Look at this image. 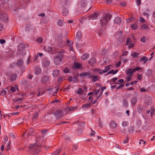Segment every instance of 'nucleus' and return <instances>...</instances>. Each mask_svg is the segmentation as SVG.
<instances>
[{"label":"nucleus","instance_id":"0eeeda50","mask_svg":"<svg viewBox=\"0 0 155 155\" xmlns=\"http://www.w3.org/2000/svg\"><path fill=\"white\" fill-rule=\"evenodd\" d=\"M23 64V62L22 60L20 59L18 60L17 63L13 62L11 64V65L12 67H14L18 65L20 67H21Z\"/></svg>","mask_w":155,"mask_h":155},{"label":"nucleus","instance_id":"aec40b11","mask_svg":"<svg viewBox=\"0 0 155 155\" xmlns=\"http://www.w3.org/2000/svg\"><path fill=\"white\" fill-rule=\"evenodd\" d=\"M89 55L87 53H85L83 54L81 56V59L83 60H85L87 59Z\"/></svg>","mask_w":155,"mask_h":155},{"label":"nucleus","instance_id":"f8f14e48","mask_svg":"<svg viewBox=\"0 0 155 155\" xmlns=\"http://www.w3.org/2000/svg\"><path fill=\"white\" fill-rule=\"evenodd\" d=\"M145 103L147 104L150 105L152 103L151 98L149 97H146Z\"/></svg>","mask_w":155,"mask_h":155},{"label":"nucleus","instance_id":"37998d69","mask_svg":"<svg viewBox=\"0 0 155 155\" xmlns=\"http://www.w3.org/2000/svg\"><path fill=\"white\" fill-rule=\"evenodd\" d=\"M131 41V40L130 38H127L126 42V45H128L130 43V42Z\"/></svg>","mask_w":155,"mask_h":155},{"label":"nucleus","instance_id":"2eb2a0df","mask_svg":"<svg viewBox=\"0 0 155 155\" xmlns=\"http://www.w3.org/2000/svg\"><path fill=\"white\" fill-rule=\"evenodd\" d=\"M137 111L138 113L140 114L143 109V106L141 105H139L137 106Z\"/></svg>","mask_w":155,"mask_h":155},{"label":"nucleus","instance_id":"4be33fe9","mask_svg":"<svg viewBox=\"0 0 155 155\" xmlns=\"http://www.w3.org/2000/svg\"><path fill=\"white\" fill-rule=\"evenodd\" d=\"M24 45L23 44L21 43L19 45L18 47V49L19 51H21L24 48Z\"/></svg>","mask_w":155,"mask_h":155},{"label":"nucleus","instance_id":"13d9d810","mask_svg":"<svg viewBox=\"0 0 155 155\" xmlns=\"http://www.w3.org/2000/svg\"><path fill=\"white\" fill-rule=\"evenodd\" d=\"M145 143H146V142L145 141H144L143 140L141 139L140 140V141L139 142V143L140 144H144Z\"/></svg>","mask_w":155,"mask_h":155},{"label":"nucleus","instance_id":"a18cd8bd","mask_svg":"<svg viewBox=\"0 0 155 155\" xmlns=\"http://www.w3.org/2000/svg\"><path fill=\"white\" fill-rule=\"evenodd\" d=\"M140 40L141 41H142L143 42H146V38L145 36H143L140 39Z\"/></svg>","mask_w":155,"mask_h":155},{"label":"nucleus","instance_id":"a878e982","mask_svg":"<svg viewBox=\"0 0 155 155\" xmlns=\"http://www.w3.org/2000/svg\"><path fill=\"white\" fill-rule=\"evenodd\" d=\"M126 74H128L129 75H132L133 76V74L132 72V69L129 68L126 71Z\"/></svg>","mask_w":155,"mask_h":155},{"label":"nucleus","instance_id":"a211bd4d","mask_svg":"<svg viewBox=\"0 0 155 155\" xmlns=\"http://www.w3.org/2000/svg\"><path fill=\"white\" fill-rule=\"evenodd\" d=\"M137 98L135 97H134L132 98L131 100V104L133 105H135L137 102Z\"/></svg>","mask_w":155,"mask_h":155},{"label":"nucleus","instance_id":"7c9ffc66","mask_svg":"<svg viewBox=\"0 0 155 155\" xmlns=\"http://www.w3.org/2000/svg\"><path fill=\"white\" fill-rule=\"evenodd\" d=\"M123 104L124 106L126 107H127L128 106V102L127 100L123 99Z\"/></svg>","mask_w":155,"mask_h":155},{"label":"nucleus","instance_id":"7ed1b4c3","mask_svg":"<svg viewBox=\"0 0 155 155\" xmlns=\"http://www.w3.org/2000/svg\"><path fill=\"white\" fill-rule=\"evenodd\" d=\"M56 39L59 44L58 45L61 48H63L65 45L66 42L63 40V39L62 35L60 34H58Z\"/></svg>","mask_w":155,"mask_h":155},{"label":"nucleus","instance_id":"f257e3e1","mask_svg":"<svg viewBox=\"0 0 155 155\" xmlns=\"http://www.w3.org/2000/svg\"><path fill=\"white\" fill-rule=\"evenodd\" d=\"M111 18V15L109 14H107L105 15H104L103 18L100 20L101 27H103L107 25Z\"/></svg>","mask_w":155,"mask_h":155},{"label":"nucleus","instance_id":"bb28decb","mask_svg":"<svg viewBox=\"0 0 155 155\" xmlns=\"http://www.w3.org/2000/svg\"><path fill=\"white\" fill-rule=\"evenodd\" d=\"M50 62L49 61H45L43 63V65L44 67H48L50 64Z\"/></svg>","mask_w":155,"mask_h":155},{"label":"nucleus","instance_id":"c756f323","mask_svg":"<svg viewBox=\"0 0 155 155\" xmlns=\"http://www.w3.org/2000/svg\"><path fill=\"white\" fill-rule=\"evenodd\" d=\"M102 94V92H101L100 94H99V95L97 97H96V100H94L92 102L93 104H95L97 101V99H98L101 96V95Z\"/></svg>","mask_w":155,"mask_h":155},{"label":"nucleus","instance_id":"3c124183","mask_svg":"<svg viewBox=\"0 0 155 155\" xmlns=\"http://www.w3.org/2000/svg\"><path fill=\"white\" fill-rule=\"evenodd\" d=\"M140 22L144 23L145 22V20L142 17H140Z\"/></svg>","mask_w":155,"mask_h":155},{"label":"nucleus","instance_id":"58836bf2","mask_svg":"<svg viewBox=\"0 0 155 155\" xmlns=\"http://www.w3.org/2000/svg\"><path fill=\"white\" fill-rule=\"evenodd\" d=\"M141 28L142 29H146L148 28V27L145 24H143L141 26Z\"/></svg>","mask_w":155,"mask_h":155},{"label":"nucleus","instance_id":"5fc2aeb1","mask_svg":"<svg viewBox=\"0 0 155 155\" xmlns=\"http://www.w3.org/2000/svg\"><path fill=\"white\" fill-rule=\"evenodd\" d=\"M135 18L133 17H131L128 20V22H130L131 21H133L135 20Z\"/></svg>","mask_w":155,"mask_h":155},{"label":"nucleus","instance_id":"c85d7f7f","mask_svg":"<svg viewBox=\"0 0 155 155\" xmlns=\"http://www.w3.org/2000/svg\"><path fill=\"white\" fill-rule=\"evenodd\" d=\"M130 27L132 29L135 30L137 28L138 26L136 24H134L131 25Z\"/></svg>","mask_w":155,"mask_h":155},{"label":"nucleus","instance_id":"6e6552de","mask_svg":"<svg viewBox=\"0 0 155 155\" xmlns=\"http://www.w3.org/2000/svg\"><path fill=\"white\" fill-rule=\"evenodd\" d=\"M49 80V77L48 76L45 75L42 77L41 81L42 84H44L48 83Z\"/></svg>","mask_w":155,"mask_h":155},{"label":"nucleus","instance_id":"69168bd1","mask_svg":"<svg viewBox=\"0 0 155 155\" xmlns=\"http://www.w3.org/2000/svg\"><path fill=\"white\" fill-rule=\"evenodd\" d=\"M10 90L12 92H13L15 91V89L14 87H11Z\"/></svg>","mask_w":155,"mask_h":155},{"label":"nucleus","instance_id":"cd10ccee","mask_svg":"<svg viewBox=\"0 0 155 155\" xmlns=\"http://www.w3.org/2000/svg\"><path fill=\"white\" fill-rule=\"evenodd\" d=\"M91 78H92V80L94 82H95L97 81L98 78V76L94 75H92Z\"/></svg>","mask_w":155,"mask_h":155},{"label":"nucleus","instance_id":"338daca9","mask_svg":"<svg viewBox=\"0 0 155 155\" xmlns=\"http://www.w3.org/2000/svg\"><path fill=\"white\" fill-rule=\"evenodd\" d=\"M129 139L128 137H127L126 139H125V140H124V141H123V143H127L128 142Z\"/></svg>","mask_w":155,"mask_h":155},{"label":"nucleus","instance_id":"f704fd0d","mask_svg":"<svg viewBox=\"0 0 155 155\" xmlns=\"http://www.w3.org/2000/svg\"><path fill=\"white\" fill-rule=\"evenodd\" d=\"M122 126L123 127H125L127 126L128 124L129 123L127 121H124L122 123Z\"/></svg>","mask_w":155,"mask_h":155},{"label":"nucleus","instance_id":"9d476101","mask_svg":"<svg viewBox=\"0 0 155 155\" xmlns=\"http://www.w3.org/2000/svg\"><path fill=\"white\" fill-rule=\"evenodd\" d=\"M121 18L119 17H116L114 20V22L115 24H119L121 22Z\"/></svg>","mask_w":155,"mask_h":155},{"label":"nucleus","instance_id":"a19ab883","mask_svg":"<svg viewBox=\"0 0 155 155\" xmlns=\"http://www.w3.org/2000/svg\"><path fill=\"white\" fill-rule=\"evenodd\" d=\"M100 91V89H99L96 91H94L95 92V95L96 96V97H97L99 95H98L99 91Z\"/></svg>","mask_w":155,"mask_h":155},{"label":"nucleus","instance_id":"5701e85b","mask_svg":"<svg viewBox=\"0 0 155 155\" xmlns=\"http://www.w3.org/2000/svg\"><path fill=\"white\" fill-rule=\"evenodd\" d=\"M68 13V10L67 8H64L62 10V14L63 16H66Z\"/></svg>","mask_w":155,"mask_h":155},{"label":"nucleus","instance_id":"dca6fc26","mask_svg":"<svg viewBox=\"0 0 155 155\" xmlns=\"http://www.w3.org/2000/svg\"><path fill=\"white\" fill-rule=\"evenodd\" d=\"M96 61V59L95 58L93 57L90 59L88 62L89 64L91 65H93L94 64Z\"/></svg>","mask_w":155,"mask_h":155},{"label":"nucleus","instance_id":"393cba45","mask_svg":"<svg viewBox=\"0 0 155 155\" xmlns=\"http://www.w3.org/2000/svg\"><path fill=\"white\" fill-rule=\"evenodd\" d=\"M86 3V1L85 0H82L81 1L79 4L81 7H84L85 6Z\"/></svg>","mask_w":155,"mask_h":155},{"label":"nucleus","instance_id":"6e6d98bb","mask_svg":"<svg viewBox=\"0 0 155 155\" xmlns=\"http://www.w3.org/2000/svg\"><path fill=\"white\" fill-rule=\"evenodd\" d=\"M23 100V98H19V97H17L16 98V100H15V102H17L18 101H21Z\"/></svg>","mask_w":155,"mask_h":155},{"label":"nucleus","instance_id":"680f3d73","mask_svg":"<svg viewBox=\"0 0 155 155\" xmlns=\"http://www.w3.org/2000/svg\"><path fill=\"white\" fill-rule=\"evenodd\" d=\"M6 42L5 41V40L1 39H0V43L1 44H5Z\"/></svg>","mask_w":155,"mask_h":155},{"label":"nucleus","instance_id":"2f4dec72","mask_svg":"<svg viewBox=\"0 0 155 155\" xmlns=\"http://www.w3.org/2000/svg\"><path fill=\"white\" fill-rule=\"evenodd\" d=\"M147 58V57H146V56H143L140 58V61H144V63H146V62H147V61L148 60V59L146 60Z\"/></svg>","mask_w":155,"mask_h":155},{"label":"nucleus","instance_id":"ddd939ff","mask_svg":"<svg viewBox=\"0 0 155 155\" xmlns=\"http://www.w3.org/2000/svg\"><path fill=\"white\" fill-rule=\"evenodd\" d=\"M82 67V65L77 62H75L74 63V68L76 69H79Z\"/></svg>","mask_w":155,"mask_h":155},{"label":"nucleus","instance_id":"49530a36","mask_svg":"<svg viewBox=\"0 0 155 155\" xmlns=\"http://www.w3.org/2000/svg\"><path fill=\"white\" fill-rule=\"evenodd\" d=\"M132 76V75H128L127 78V81H130L131 79V77Z\"/></svg>","mask_w":155,"mask_h":155},{"label":"nucleus","instance_id":"603ef678","mask_svg":"<svg viewBox=\"0 0 155 155\" xmlns=\"http://www.w3.org/2000/svg\"><path fill=\"white\" fill-rule=\"evenodd\" d=\"M138 75L137 77V79L139 80H141L142 78V75L141 74H138Z\"/></svg>","mask_w":155,"mask_h":155},{"label":"nucleus","instance_id":"e433bc0d","mask_svg":"<svg viewBox=\"0 0 155 155\" xmlns=\"http://www.w3.org/2000/svg\"><path fill=\"white\" fill-rule=\"evenodd\" d=\"M139 55V54L135 52H133L132 54L131 55L133 58H135L137 57Z\"/></svg>","mask_w":155,"mask_h":155},{"label":"nucleus","instance_id":"4d7b16f0","mask_svg":"<svg viewBox=\"0 0 155 155\" xmlns=\"http://www.w3.org/2000/svg\"><path fill=\"white\" fill-rule=\"evenodd\" d=\"M67 43L69 46H71L73 44V43L70 42L69 40H68L67 41Z\"/></svg>","mask_w":155,"mask_h":155},{"label":"nucleus","instance_id":"4468645a","mask_svg":"<svg viewBox=\"0 0 155 155\" xmlns=\"http://www.w3.org/2000/svg\"><path fill=\"white\" fill-rule=\"evenodd\" d=\"M110 127L114 129L115 128L117 127V124L114 120H112L110 122Z\"/></svg>","mask_w":155,"mask_h":155},{"label":"nucleus","instance_id":"c03bdc74","mask_svg":"<svg viewBox=\"0 0 155 155\" xmlns=\"http://www.w3.org/2000/svg\"><path fill=\"white\" fill-rule=\"evenodd\" d=\"M37 41L38 43H41L42 41V39L41 38H39L37 40Z\"/></svg>","mask_w":155,"mask_h":155},{"label":"nucleus","instance_id":"39448f33","mask_svg":"<svg viewBox=\"0 0 155 155\" xmlns=\"http://www.w3.org/2000/svg\"><path fill=\"white\" fill-rule=\"evenodd\" d=\"M80 76L84 78H91L92 77L91 73L90 72L87 71H85L81 73L80 74Z\"/></svg>","mask_w":155,"mask_h":155},{"label":"nucleus","instance_id":"f03ea898","mask_svg":"<svg viewBox=\"0 0 155 155\" xmlns=\"http://www.w3.org/2000/svg\"><path fill=\"white\" fill-rule=\"evenodd\" d=\"M42 148L41 146H37V143L31 144L29 146V148L30 150H33L37 155L39 151H40Z\"/></svg>","mask_w":155,"mask_h":155},{"label":"nucleus","instance_id":"473e14b6","mask_svg":"<svg viewBox=\"0 0 155 155\" xmlns=\"http://www.w3.org/2000/svg\"><path fill=\"white\" fill-rule=\"evenodd\" d=\"M1 18H2L3 20H7V15L5 14H2L1 16Z\"/></svg>","mask_w":155,"mask_h":155},{"label":"nucleus","instance_id":"1a4fd4ad","mask_svg":"<svg viewBox=\"0 0 155 155\" xmlns=\"http://www.w3.org/2000/svg\"><path fill=\"white\" fill-rule=\"evenodd\" d=\"M98 17V14L97 13H95L91 14L88 17V19H91L92 20H95L97 19Z\"/></svg>","mask_w":155,"mask_h":155},{"label":"nucleus","instance_id":"c9c22d12","mask_svg":"<svg viewBox=\"0 0 155 155\" xmlns=\"http://www.w3.org/2000/svg\"><path fill=\"white\" fill-rule=\"evenodd\" d=\"M7 91L5 90H2L0 92V95L4 96L6 94Z\"/></svg>","mask_w":155,"mask_h":155},{"label":"nucleus","instance_id":"79ce46f5","mask_svg":"<svg viewBox=\"0 0 155 155\" xmlns=\"http://www.w3.org/2000/svg\"><path fill=\"white\" fill-rule=\"evenodd\" d=\"M38 114L37 113H35L33 116V120H35L38 117Z\"/></svg>","mask_w":155,"mask_h":155},{"label":"nucleus","instance_id":"412c9836","mask_svg":"<svg viewBox=\"0 0 155 155\" xmlns=\"http://www.w3.org/2000/svg\"><path fill=\"white\" fill-rule=\"evenodd\" d=\"M41 68L40 67H37L35 69V72L36 74H39L41 73Z\"/></svg>","mask_w":155,"mask_h":155},{"label":"nucleus","instance_id":"9b49d317","mask_svg":"<svg viewBox=\"0 0 155 155\" xmlns=\"http://www.w3.org/2000/svg\"><path fill=\"white\" fill-rule=\"evenodd\" d=\"M60 73V71L58 69L54 70L52 73V75L54 77H57Z\"/></svg>","mask_w":155,"mask_h":155},{"label":"nucleus","instance_id":"bf43d9fd","mask_svg":"<svg viewBox=\"0 0 155 155\" xmlns=\"http://www.w3.org/2000/svg\"><path fill=\"white\" fill-rule=\"evenodd\" d=\"M138 82V81H133V82H132L131 83H130V85L135 84H136Z\"/></svg>","mask_w":155,"mask_h":155},{"label":"nucleus","instance_id":"b1692460","mask_svg":"<svg viewBox=\"0 0 155 155\" xmlns=\"http://www.w3.org/2000/svg\"><path fill=\"white\" fill-rule=\"evenodd\" d=\"M61 151V149L60 148L59 150H56L51 155H58L59 154Z\"/></svg>","mask_w":155,"mask_h":155},{"label":"nucleus","instance_id":"09e8293b","mask_svg":"<svg viewBox=\"0 0 155 155\" xmlns=\"http://www.w3.org/2000/svg\"><path fill=\"white\" fill-rule=\"evenodd\" d=\"M58 25L60 26H61L63 25V22L62 20H60L58 22Z\"/></svg>","mask_w":155,"mask_h":155},{"label":"nucleus","instance_id":"0e129e2a","mask_svg":"<svg viewBox=\"0 0 155 155\" xmlns=\"http://www.w3.org/2000/svg\"><path fill=\"white\" fill-rule=\"evenodd\" d=\"M154 110L153 109H152L151 110V117H152V116L154 114Z\"/></svg>","mask_w":155,"mask_h":155},{"label":"nucleus","instance_id":"de8ad7c7","mask_svg":"<svg viewBox=\"0 0 155 155\" xmlns=\"http://www.w3.org/2000/svg\"><path fill=\"white\" fill-rule=\"evenodd\" d=\"M69 71H70V69L68 68H65L63 70L64 72L65 73H68L69 72Z\"/></svg>","mask_w":155,"mask_h":155},{"label":"nucleus","instance_id":"20e7f679","mask_svg":"<svg viewBox=\"0 0 155 155\" xmlns=\"http://www.w3.org/2000/svg\"><path fill=\"white\" fill-rule=\"evenodd\" d=\"M64 57V54L61 53L59 54L58 55L55 57L54 59V63L56 65L60 64L61 62L63 57Z\"/></svg>","mask_w":155,"mask_h":155},{"label":"nucleus","instance_id":"774afa93","mask_svg":"<svg viewBox=\"0 0 155 155\" xmlns=\"http://www.w3.org/2000/svg\"><path fill=\"white\" fill-rule=\"evenodd\" d=\"M152 17L153 19H155V10L153 12L152 14Z\"/></svg>","mask_w":155,"mask_h":155},{"label":"nucleus","instance_id":"ea45409f","mask_svg":"<svg viewBox=\"0 0 155 155\" xmlns=\"http://www.w3.org/2000/svg\"><path fill=\"white\" fill-rule=\"evenodd\" d=\"M91 103H90L89 104H84L83 106L84 107L88 108L90 107L91 104Z\"/></svg>","mask_w":155,"mask_h":155},{"label":"nucleus","instance_id":"72a5a7b5","mask_svg":"<svg viewBox=\"0 0 155 155\" xmlns=\"http://www.w3.org/2000/svg\"><path fill=\"white\" fill-rule=\"evenodd\" d=\"M82 92V89L81 88H79L77 91V94H81Z\"/></svg>","mask_w":155,"mask_h":155},{"label":"nucleus","instance_id":"8fccbe9b","mask_svg":"<svg viewBox=\"0 0 155 155\" xmlns=\"http://www.w3.org/2000/svg\"><path fill=\"white\" fill-rule=\"evenodd\" d=\"M63 78L61 76H59L58 77V81L60 82H61L63 81Z\"/></svg>","mask_w":155,"mask_h":155},{"label":"nucleus","instance_id":"e2e57ef3","mask_svg":"<svg viewBox=\"0 0 155 155\" xmlns=\"http://www.w3.org/2000/svg\"><path fill=\"white\" fill-rule=\"evenodd\" d=\"M4 26L3 25L0 23V31H2L3 29Z\"/></svg>","mask_w":155,"mask_h":155},{"label":"nucleus","instance_id":"f3484780","mask_svg":"<svg viewBox=\"0 0 155 155\" xmlns=\"http://www.w3.org/2000/svg\"><path fill=\"white\" fill-rule=\"evenodd\" d=\"M17 76V74H13L11 76L10 80L11 81H13L16 80Z\"/></svg>","mask_w":155,"mask_h":155},{"label":"nucleus","instance_id":"6ab92c4d","mask_svg":"<svg viewBox=\"0 0 155 155\" xmlns=\"http://www.w3.org/2000/svg\"><path fill=\"white\" fill-rule=\"evenodd\" d=\"M44 48V50L48 52H51L52 50V48L50 46H46Z\"/></svg>","mask_w":155,"mask_h":155},{"label":"nucleus","instance_id":"052dcab7","mask_svg":"<svg viewBox=\"0 0 155 155\" xmlns=\"http://www.w3.org/2000/svg\"><path fill=\"white\" fill-rule=\"evenodd\" d=\"M121 63V62L120 61H118L117 63L115 64L116 67H117L119 66L120 65Z\"/></svg>","mask_w":155,"mask_h":155},{"label":"nucleus","instance_id":"4c0bfd02","mask_svg":"<svg viewBox=\"0 0 155 155\" xmlns=\"http://www.w3.org/2000/svg\"><path fill=\"white\" fill-rule=\"evenodd\" d=\"M81 32L80 31H78L76 34V36L77 39H79L81 38Z\"/></svg>","mask_w":155,"mask_h":155},{"label":"nucleus","instance_id":"423d86ee","mask_svg":"<svg viewBox=\"0 0 155 155\" xmlns=\"http://www.w3.org/2000/svg\"><path fill=\"white\" fill-rule=\"evenodd\" d=\"M54 114L56 118L59 119L63 116V111L62 110H58L54 112Z\"/></svg>","mask_w":155,"mask_h":155},{"label":"nucleus","instance_id":"864d4df0","mask_svg":"<svg viewBox=\"0 0 155 155\" xmlns=\"http://www.w3.org/2000/svg\"><path fill=\"white\" fill-rule=\"evenodd\" d=\"M110 66H111V65L107 66L105 67L104 69L107 71V72L108 71H109L110 70Z\"/></svg>","mask_w":155,"mask_h":155}]
</instances>
